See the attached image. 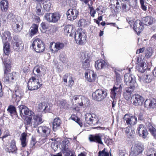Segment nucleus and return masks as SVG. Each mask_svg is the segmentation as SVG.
Masks as SVG:
<instances>
[{
  "label": "nucleus",
  "mask_w": 156,
  "mask_h": 156,
  "mask_svg": "<svg viewBox=\"0 0 156 156\" xmlns=\"http://www.w3.org/2000/svg\"><path fill=\"white\" fill-rule=\"evenodd\" d=\"M144 105L145 107L148 108H156V99L151 98L146 99L144 102Z\"/></svg>",
  "instance_id": "obj_21"
},
{
  "label": "nucleus",
  "mask_w": 156,
  "mask_h": 156,
  "mask_svg": "<svg viewBox=\"0 0 156 156\" xmlns=\"http://www.w3.org/2000/svg\"><path fill=\"white\" fill-rule=\"evenodd\" d=\"M69 105L67 101H64L60 102V105L59 106L61 109L66 110L68 108Z\"/></svg>",
  "instance_id": "obj_50"
},
{
  "label": "nucleus",
  "mask_w": 156,
  "mask_h": 156,
  "mask_svg": "<svg viewBox=\"0 0 156 156\" xmlns=\"http://www.w3.org/2000/svg\"><path fill=\"white\" fill-rule=\"evenodd\" d=\"M146 65V63L137 65L136 66V69L139 71L141 73H144L147 69Z\"/></svg>",
  "instance_id": "obj_41"
},
{
  "label": "nucleus",
  "mask_w": 156,
  "mask_h": 156,
  "mask_svg": "<svg viewBox=\"0 0 156 156\" xmlns=\"http://www.w3.org/2000/svg\"><path fill=\"white\" fill-rule=\"evenodd\" d=\"M107 95L106 91L100 89L97 90L92 94L93 99L98 101H102L106 98Z\"/></svg>",
  "instance_id": "obj_5"
},
{
  "label": "nucleus",
  "mask_w": 156,
  "mask_h": 156,
  "mask_svg": "<svg viewBox=\"0 0 156 156\" xmlns=\"http://www.w3.org/2000/svg\"><path fill=\"white\" fill-rule=\"evenodd\" d=\"M142 9L144 11H146L147 10V7L145 5V3L144 0H140Z\"/></svg>",
  "instance_id": "obj_63"
},
{
  "label": "nucleus",
  "mask_w": 156,
  "mask_h": 156,
  "mask_svg": "<svg viewBox=\"0 0 156 156\" xmlns=\"http://www.w3.org/2000/svg\"><path fill=\"white\" fill-rule=\"evenodd\" d=\"M30 29V34L32 36L35 34L38 31V26L36 24H34L31 27Z\"/></svg>",
  "instance_id": "obj_44"
},
{
  "label": "nucleus",
  "mask_w": 156,
  "mask_h": 156,
  "mask_svg": "<svg viewBox=\"0 0 156 156\" xmlns=\"http://www.w3.org/2000/svg\"><path fill=\"white\" fill-rule=\"evenodd\" d=\"M51 3L49 1H45L43 3V6L44 8L47 11H49L50 9Z\"/></svg>",
  "instance_id": "obj_49"
},
{
  "label": "nucleus",
  "mask_w": 156,
  "mask_h": 156,
  "mask_svg": "<svg viewBox=\"0 0 156 156\" xmlns=\"http://www.w3.org/2000/svg\"><path fill=\"white\" fill-rule=\"evenodd\" d=\"M26 110L24 114L29 116H33L34 113L31 111L27 107L25 108Z\"/></svg>",
  "instance_id": "obj_62"
},
{
  "label": "nucleus",
  "mask_w": 156,
  "mask_h": 156,
  "mask_svg": "<svg viewBox=\"0 0 156 156\" xmlns=\"http://www.w3.org/2000/svg\"><path fill=\"white\" fill-rule=\"evenodd\" d=\"M12 25L13 30L16 32H20L22 28L23 21L20 18H18L12 22Z\"/></svg>",
  "instance_id": "obj_9"
},
{
  "label": "nucleus",
  "mask_w": 156,
  "mask_h": 156,
  "mask_svg": "<svg viewBox=\"0 0 156 156\" xmlns=\"http://www.w3.org/2000/svg\"><path fill=\"white\" fill-rule=\"evenodd\" d=\"M3 46V51L5 54L8 55L10 52V45L8 42H4Z\"/></svg>",
  "instance_id": "obj_39"
},
{
  "label": "nucleus",
  "mask_w": 156,
  "mask_h": 156,
  "mask_svg": "<svg viewBox=\"0 0 156 156\" xmlns=\"http://www.w3.org/2000/svg\"><path fill=\"white\" fill-rule=\"evenodd\" d=\"M37 131L39 133L43 135L44 136L47 137L49 135L51 130L48 127L40 126L37 129Z\"/></svg>",
  "instance_id": "obj_16"
},
{
  "label": "nucleus",
  "mask_w": 156,
  "mask_h": 156,
  "mask_svg": "<svg viewBox=\"0 0 156 156\" xmlns=\"http://www.w3.org/2000/svg\"><path fill=\"white\" fill-rule=\"evenodd\" d=\"M32 47L37 53L43 52L45 48L44 43L39 38L35 39L33 41Z\"/></svg>",
  "instance_id": "obj_4"
},
{
  "label": "nucleus",
  "mask_w": 156,
  "mask_h": 156,
  "mask_svg": "<svg viewBox=\"0 0 156 156\" xmlns=\"http://www.w3.org/2000/svg\"><path fill=\"white\" fill-rule=\"evenodd\" d=\"M99 120L98 116L95 114H92V120L91 122V125H95L98 123Z\"/></svg>",
  "instance_id": "obj_51"
},
{
  "label": "nucleus",
  "mask_w": 156,
  "mask_h": 156,
  "mask_svg": "<svg viewBox=\"0 0 156 156\" xmlns=\"http://www.w3.org/2000/svg\"><path fill=\"white\" fill-rule=\"evenodd\" d=\"M7 111L11 115L12 114L16 115L17 114L15 107L12 105H10L8 107Z\"/></svg>",
  "instance_id": "obj_45"
},
{
  "label": "nucleus",
  "mask_w": 156,
  "mask_h": 156,
  "mask_svg": "<svg viewBox=\"0 0 156 156\" xmlns=\"http://www.w3.org/2000/svg\"><path fill=\"white\" fill-rule=\"evenodd\" d=\"M46 102H42L38 105V109L41 111H44Z\"/></svg>",
  "instance_id": "obj_64"
},
{
  "label": "nucleus",
  "mask_w": 156,
  "mask_h": 156,
  "mask_svg": "<svg viewBox=\"0 0 156 156\" xmlns=\"http://www.w3.org/2000/svg\"><path fill=\"white\" fill-rule=\"evenodd\" d=\"M90 23V22L88 20H86L85 19H82L78 21V24L79 26L84 27L87 26Z\"/></svg>",
  "instance_id": "obj_38"
},
{
  "label": "nucleus",
  "mask_w": 156,
  "mask_h": 156,
  "mask_svg": "<svg viewBox=\"0 0 156 156\" xmlns=\"http://www.w3.org/2000/svg\"><path fill=\"white\" fill-rule=\"evenodd\" d=\"M33 116L31 124L34 127H36L43 122L42 115H41L37 114L33 115Z\"/></svg>",
  "instance_id": "obj_20"
},
{
  "label": "nucleus",
  "mask_w": 156,
  "mask_h": 156,
  "mask_svg": "<svg viewBox=\"0 0 156 156\" xmlns=\"http://www.w3.org/2000/svg\"><path fill=\"white\" fill-rule=\"evenodd\" d=\"M133 104L136 106H141L144 101V98L141 95L137 94L133 96Z\"/></svg>",
  "instance_id": "obj_17"
},
{
  "label": "nucleus",
  "mask_w": 156,
  "mask_h": 156,
  "mask_svg": "<svg viewBox=\"0 0 156 156\" xmlns=\"http://www.w3.org/2000/svg\"><path fill=\"white\" fill-rule=\"evenodd\" d=\"M144 150L143 146L140 144H135L131 149L130 155L135 156L141 153Z\"/></svg>",
  "instance_id": "obj_11"
},
{
  "label": "nucleus",
  "mask_w": 156,
  "mask_h": 156,
  "mask_svg": "<svg viewBox=\"0 0 156 156\" xmlns=\"http://www.w3.org/2000/svg\"><path fill=\"white\" fill-rule=\"evenodd\" d=\"M23 93L22 91L17 90L15 91V95L17 99H20L23 95Z\"/></svg>",
  "instance_id": "obj_56"
},
{
  "label": "nucleus",
  "mask_w": 156,
  "mask_h": 156,
  "mask_svg": "<svg viewBox=\"0 0 156 156\" xmlns=\"http://www.w3.org/2000/svg\"><path fill=\"white\" fill-rule=\"evenodd\" d=\"M11 44L13 49L16 51H20L23 48L24 44L22 40L17 36L13 37Z\"/></svg>",
  "instance_id": "obj_3"
},
{
  "label": "nucleus",
  "mask_w": 156,
  "mask_h": 156,
  "mask_svg": "<svg viewBox=\"0 0 156 156\" xmlns=\"http://www.w3.org/2000/svg\"><path fill=\"white\" fill-rule=\"evenodd\" d=\"M90 57L91 55L88 52H86L82 54V58L84 60L82 62V66L84 69H87L90 67Z\"/></svg>",
  "instance_id": "obj_10"
},
{
  "label": "nucleus",
  "mask_w": 156,
  "mask_h": 156,
  "mask_svg": "<svg viewBox=\"0 0 156 156\" xmlns=\"http://www.w3.org/2000/svg\"><path fill=\"white\" fill-rule=\"evenodd\" d=\"M106 65V63L105 61L101 59L95 62V66L97 69L99 70L104 68Z\"/></svg>",
  "instance_id": "obj_31"
},
{
  "label": "nucleus",
  "mask_w": 156,
  "mask_h": 156,
  "mask_svg": "<svg viewBox=\"0 0 156 156\" xmlns=\"http://www.w3.org/2000/svg\"><path fill=\"white\" fill-rule=\"evenodd\" d=\"M61 145V148L64 152L66 153L68 155H70L71 151L69 148V141L65 140L62 141Z\"/></svg>",
  "instance_id": "obj_25"
},
{
  "label": "nucleus",
  "mask_w": 156,
  "mask_h": 156,
  "mask_svg": "<svg viewBox=\"0 0 156 156\" xmlns=\"http://www.w3.org/2000/svg\"><path fill=\"white\" fill-rule=\"evenodd\" d=\"M92 114L87 113L85 115V119L86 123L91 125L92 120Z\"/></svg>",
  "instance_id": "obj_48"
},
{
  "label": "nucleus",
  "mask_w": 156,
  "mask_h": 156,
  "mask_svg": "<svg viewBox=\"0 0 156 156\" xmlns=\"http://www.w3.org/2000/svg\"><path fill=\"white\" fill-rule=\"evenodd\" d=\"M6 72V74L4 73V77L3 78L4 82L7 83L12 82V80H16L17 78V74L15 72L8 73Z\"/></svg>",
  "instance_id": "obj_15"
},
{
  "label": "nucleus",
  "mask_w": 156,
  "mask_h": 156,
  "mask_svg": "<svg viewBox=\"0 0 156 156\" xmlns=\"http://www.w3.org/2000/svg\"><path fill=\"white\" fill-rule=\"evenodd\" d=\"M89 139L91 142H94L98 144H103L101 140V136L100 134H96L95 135H90Z\"/></svg>",
  "instance_id": "obj_24"
},
{
  "label": "nucleus",
  "mask_w": 156,
  "mask_h": 156,
  "mask_svg": "<svg viewBox=\"0 0 156 156\" xmlns=\"http://www.w3.org/2000/svg\"><path fill=\"white\" fill-rule=\"evenodd\" d=\"M61 16L58 13H45L44 17L45 19L50 22L56 23L60 19Z\"/></svg>",
  "instance_id": "obj_8"
},
{
  "label": "nucleus",
  "mask_w": 156,
  "mask_h": 156,
  "mask_svg": "<svg viewBox=\"0 0 156 156\" xmlns=\"http://www.w3.org/2000/svg\"><path fill=\"white\" fill-rule=\"evenodd\" d=\"M125 133L127 137L130 138L134 136L135 131L130 127H127L126 128Z\"/></svg>",
  "instance_id": "obj_36"
},
{
  "label": "nucleus",
  "mask_w": 156,
  "mask_h": 156,
  "mask_svg": "<svg viewBox=\"0 0 156 156\" xmlns=\"http://www.w3.org/2000/svg\"><path fill=\"white\" fill-rule=\"evenodd\" d=\"M0 35L3 43L10 41L12 39L11 33L8 31H5L3 32H0Z\"/></svg>",
  "instance_id": "obj_22"
},
{
  "label": "nucleus",
  "mask_w": 156,
  "mask_h": 156,
  "mask_svg": "<svg viewBox=\"0 0 156 156\" xmlns=\"http://www.w3.org/2000/svg\"><path fill=\"white\" fill-rule=\"evenodd\" d=\"M4 64L5 67L4 69L5 73L6 74V72H8L10 68L11 61L10 59L7 58L4 61Z\"/></svg>",
  "instance_id": "obj_37"
},
{
  "label": "nucleus",
  "mask_w": 156,
  "mask_h": 156,
  "mask_svg": "<svg viewBox=\"0 0 156 156\" xmlns=\"http://www.w3.org/2000/svg\"><path fill=\"white\" fill-rule=\"evenodd\" d=\"M136 133L144 139L147 137L148 134L147 130L144 125L142 124L139 125L136 130Z\"/></svg>",
  "instance_id": "obj_14"
},
{
  "label": "nucleus",
  "mask_w": 156,
  "mask_h": 156,
  "mask_svg": "<svg viewBox=\"0 0 156 156\" xmlns=\"http://www.w3.org/2000/svg\"><path fill=\"white\" fill-rule=\"evenodd\" d=\"M33 72L34 75L40 77L44 73V70H43L42 67L38 66H36L34 69Z\"/></svg>",
  "instance_id": "obj_29"
},
{
  "label": "nucleus",
  "mask_w": 156,
  "mask_h": 156,
  "mask_svg": "<svg viewBox=\"0 0 156 156\" xmlns=\"http://www.w3.org/2000/svg\"><path fill=\"white\" fill-rule=\"evenodd\" d=\"M96 76L94 72L90 70H87L85 73V78L86 80L90 82H94L96 79Z\"/></svg>",
  "instance_id": "obj_19"
},
{
  "label": "nucleus",
  "mask_w": 156,
  "mask_h": 156,
  "mask_svg": "<svg viewBox=\"0 0 156 156\" xmlns=\"http://www.w3.org/2000/svg\"><path fill=\"white\" fill-rule=\"evenodd\" d=\"M27 136V134L24 133L21 134L20 138V140L21 141V145L23 147H24L27 146V141L26 137Z\"/></svg>",
  "instance_id": "obj_35"
},
{
  "label": "nucleus",
  "mask_w": 156,
  "mask_h": 156,
  "mask_svg": "<svg viewBox=\"0 0 156 156\" xmlns=\"http://www.w3.org/2000/svg\"><path fill=\"white\" fill-rule=\"evenodd\" d=\"M84 98V97L81 95H75L71 98V101L72 103L78 102L79 104L81 99Z\"/></svg>",
  "instance_id": "obj_43"
},
{
  "label": "nucleus",
  "mask_w": 156,
  "mask_h": 156,
  "mask_svg": "<svg viewBox=\"0 0 156 156\" xmlns=\"http://www.w3.org/2000/svg\"><path fill=\"white\" fill-rule=\"evenodd\" d=\"M153 79V76L151 74H144L141 78L139 77L140 80L142 81L144 83H150L151 82Z\"/></svg>",
  "instance_id": "obj_32"
},
{
  "label": "nucleus",
  "mask_w": 156,
  "mask_h": 156,
  "mask_svg": "<svg viewBox=\"0 0 156 156\" xmlns=\"http://www.w3.org/2000/svg\"><path fill=\"white\" fill-rule=\"evenodd\" d=\"M79 105L80 106H83V108H86L88 105L89 103L88 100L84 97V98H82L80 100Z\"/></svg>",
  "instance_id": "obj_42"
},
{
  "label": "nucleus",
  "mask_w": 156,
  "mask_h": 156,
  "mask_svg": "<svg viewBox=\"0 0 156 156\" xmlns=\"http://www.w3.org/2000/svg\"><path fill=\"white\" fill-rule=\"evenodd\" d=\"M60 60L63 63H65L67 61L66 55L65 53L62 52L59 55Z\"/></svg>",
  "instance_id": "obj_55"
},
{
  "label": "nucleus",
  "mask_w": 156,
  "mask_h": 156,
  "mask_svg": "<svg viewBox=\"0 0 156 156\" xmlns=\"http://www.w3.org/2000/svg\"><path fill=\"white\" fill-rule=\"evenodd\" d=\"M124 81L126 85L134 86V87L136 86L137 83L136 82V79L133 75L129 73H126L124 76Z\"/></svg>",
  "instance_id": "obj_7"
},
{
  "label": "nucleus",
  "mask_w": 156,
  "mask_h": 156,
  "mask_svg": "<svg viewBox=\"0 0 156 156\" xmlns=\"http://www.w3.org/2000/svg\"><path fill=\"white\" fill-rule=\"evenodd\" d=\"M1 8L2 11L6 12L9 8V3L7 0H2L0 2Z\"/></svg>",
  "instance_id": "obj_33"
},
{
  "label": "nucleus",
  "mask_w": 156,
  "mask_h": 156,
  "mask_svg": "<svg viewBox=\"0 0 156 156\" xmlns=\"http://www.w3.org/2000/svg\"><path fill=\"white\" fill-rule=\"evenodd\" d=\"M79 13L78 10L76 9H69L66 12L67 19L70 20H73L76 19L78 16Z\"/></svg>",
  "instance_id": "obj_12"
},
{
  "label": "nucleus",
  "mask_w": 156,
  "mask_h": 156,
  "mask_svg": "<svg viewBox=\"0 0 156 156\" xmlns=\"http://www.w3.org/2000/svg\"><path fill=\"white\" fill-rule=\"evenodd\" d=\"M61 124V120L58 118L55 119L53 122V129H56L57 127L60 126Z\"/></svg>",
  "instance_id": "obj_46"
},
{
  "label": "nucleus",
  "mask_w": 156,
  "mask_h": 156,
  "mask_svg": "<svg viewBox=\"0 0 156 156\" xmlns=\"http://www.w3.org/2000/svg\"><path fill=\"white\" fill-rule=\"evenodd\" d=\"M134 86H130L126 87L123 92L124 98L127 100H129L131 96V94L135 89Z\"/></svg>",
  "instance_id": "obj_18"
},
{
  "label": "nucleus",
  "mask_w": 156,
  "mask_h": 156,
  "mask_svg": "<svg viewBox=\"0 0 156 156\" xmlns=\"http://www.w3.org/2000/svg\"><path fill=\"white\" fill-rule=\"evenodd\" d=\"M117 87H113V88L111 89V97L112 99L116 98L121 94L122 89L120 88V86Z\"/></svg>",
  "instance_id": "obj_23"
},
{
  "label": "nucleus",
  "mask_w": 156,
  "mask_h": 156,
  "mask_svg": "<svg viewBox=\"0 0 156 156\" xmlns=\"http://www.w3.org/2000/svg\"><path fill=\"white\" fill-rule=\"evenodd\" d=\"M42 8L41 5L40 3L37 4L36 7V13L38 15H42L43 14L41 12V9Z\"/></svg>",
  "instance_id": "obj_58"
},
{
  "label": "nucleus",
  "mask_w": 156,
  "mask_h": 156,
  "mask_svg": "<svg viewBox=\"0 0 156 156\" xmlns=\"http://www.w3.org/2000/svg\"><path fill=\"white\" fill-rule=\"evenodd\" d=\"M64 46V44L61 42H51L50 44L49 48L53 52L56 53L63 49Z\"/></svg>",
  "instance_id": "obj_13"
},
{
  "label": "nucleus",
  "mask_w": 156,
  "mask_h": 156,
  "mask_svg": "<svg viewBox=\"0 0 156 156\" xmlns=\"http://www.w3.org/2000/svg\"><path fill=\"white\" fill-rule=\"evenodd\" d=\"M42 80L40 78L36 75L32 76L29 79L27 87L29 90H33L37 89L42 85L41 83Z\"/></svg>",
  "instance_id": "obj_1"
},
{
  "label": "nucleus",
  "mask_w": 156,
  "mask_h": 156,
  "mask_svg": "<svg viewBox=\"0 0 156 156\" xmlns=\"http://www.w3.org/2000/svg\"><path fill=\"white\" fill-rule=\"evenodd\" d=\"M63 80L64 82L67 83L68 81V85L69 87H71L74 83V81L72 75L70 74H67L64 75Z\"/></svg>",
  "instance_id": "obj_26"
},
{
  "label": "nucleus",
  "mask_w": 156,
  "mask_h": 156,
  "mask_svg": "<svg viewBox=\"0 0 156 156\" xmlns=\"http://www.w3.org/2000/svg\"><path fill=\"white\" fill-rule=\"evenodd\" d=\"M142 21L146 25H151L154 23L156 21L155 19L151 16H148L144 17Z\"/></svg>",
  "instance_id": "obj_28"
},
{
  "label": "nucleus",
  "mask_w": 156,
  "mask_h": 156,
  "mask_svg": "<svg viewBox=\"0 0 156 156\" xmlns=\"http://www.w3.org/2000/svg\"><path fill=\"white\" fill-rule=\"evenodd\" d=\"M105 149L102 151H99L98 153V156H109V154L108 152H106Z\"/></svg>",
  "instance_id": "obj_60"
},
{
  "label": "nucleus",
  "mask_w": 156,
  "mask_h": 156,
  "mask_svg": "<svg viewBox=\"0 0 156 156\" xmlns=\"http://www.w3.org/2000/svg\"><path fill=\"white\" fill-rule=\"evenodd\" d=\"M145 57L149 58L152 56L153 51L151 48H149L145 51Z\"/></svg>",
  "instance_id": "obj_52"
},
{
  "label": "nucleus",
  "mask_w": 156,
  "mask_h": 156,
  "mask_svg": "<svg viewBox=\"0 0 156 156\" xmlns=\"http://www.w3.org/2000/svg\"><path fill=\"white\" fill-rule=\"evenodd\" d=\"M74 36L77 43L81 45L85 42L87 36L86 32L83 29L79 28L75 32Z\"/></svg>",
  "instance_id": "obj_2"
},
{
  "label": "nucleus",
  "mask_w": 156,
  "mask_h": 156,
  "mask_svg": "<svg viewBox=\"0 0 156 156\" xmlns=\"http://www.w3.org/2000/svg\"><path fill=\"white\" fill-rule=\"evenodd\" d=\"M123 119L124 121L129 126H133L137 123V118L131 114H126Z\"/></svg>",
  "instance_id": "obj_6"
},
{
  "label": "nucleus",
  "mask_w": 156,
  "mask_h": 156,
  "mask_svg": "<svg viewBox=\"0 0 156 156\" xmlns=\"http://www.w3.org/2000/svg\"><path fill=\"white\" fill-rule=\"evenodd\" d=\"M92 114L87 113L85 115V119L86 123L91 125L92 120Z\"/></svg>",
  "instance_id": "obj_47"
},
{
  "label": "nucleus",
  "mask_w": 156,
  "mask_h": 156,
  "mask_svg": "<svg viewBox=\"0 0 156 156\" xmlns=\"http://www.w3.org/2000/svg\"><path fill=\"white\" fill-rule=\"evenodd\" d=\"M64 31L66 34L67 35L69 34V36H72L75 32V30L72 26L67 25L64 27Z\"/></svg>",
  "instance_id": "obj_30"
},
{
  "label": "nucleus",
  "mask_w": 156,
  "mask_h": 156,
  "mask_svg": "<svg viewBox=\"0 0 156 156\" xmlns=\"http://www.w3.org/2000/svg\"><path fill=\"white\" fill-rule=\"evenodd\" d=\"M26 107H27L24 105H20L18 106L20 111V115L21 116L23 114H24L26 110L25 108Z\"/></svg>",
  "instance_id": "obj_53"
},
{
  "label": "nucleus",
  "mask_w": 156,
  "mask_h": 156,
  "mask_svg": "<svg viewBox=\"0 0 156 156\" xmlns=\"http://www.w3.org/2000/svg\"><path fill=\"white\" fill-rule=\"evenodd\" d=\"M96 10L99 14H102L105 12V9L104 7L101 5L97 8Z\"/></svg>",
  "instance_id": "obj_57"
},
{
  "label": "nucleus",
  "mask_w": 156,
  "mask_h": 156,
  "mask_svg": "<svg viewBox=\"0 0 156 156\" xmlns=\"http://www.w3.org/2000/svg\"><path fill=\"white\" fill-rule=\"evenodd\" d=\"M144 58H142L141 57H138L136 58V64L137 65L139 64H142L143 63H145L143 61Z\"/></svg>",
  "instance_id": "obj_61"
},
{
  "label": "nucleus",
  "mask_w": 156,
  "mask_h": 156,
  "mask_svg": "<svg viewBox=\"0 0 156 156\" xmlns=\"http://www.w3.org/2000/svg\"><path fill=\"white\" fill-rule=\"evenodd\" d=\"M51 105L46 102L44 111L45 113L48 112L51 110Z\"/></svg>",
  "instance_id": "obj_59"
},
{
  "label": "nucleus",
  "mask_w": 156,
  "mask_h": 156,
  "mask_svg": "<svg viewBox=\"0 0 156 156\" xmlns=\"http://www.w3.org/2000/svg\"><path fill=\"white\" fill-rule=\"evenodd\" d=\"M146 126L150 132L151 134L156 139V129L152 126L151 124L149 122L147 123Z\"/></svg>",
  "instance_id": "obj_34"
},
{
  "label": "nucleus",
  "mask_w": 156,
  "mask_h": 156,
  "mask_svg": "<svg viewBox=\"0 0 156 156\" xmlns=\"http://www.w3.org/2000/svg\"><path fill=\"white\" fill-rule=\"evenodd\" d=\"M143 29V25L140 20H136L133 24V29L137 33L140 34Z\"/></svg>",
  "instance_id": "obj_27"
},
{
  "label": "nucleus",
  "mask_w": 156,
  "mask_h": 156,
  "mask_svg": "<svg viewBox=\"0 0 156 156\" xmlns=\"http://www.w3.org/2000/svg\"><path fill=\"white\" fill-rule=\"evenodd\" d=\"M70 119L76 122L80 126H82V123L81 122L80 119L75 115H72Z\"/></svg>",
  "instance_id": "obj_54"
},
{
  "label": "nucleus",
  "mask_w": 156,
  "mask_h": 156,
  "mask_svg": "<svg viewBox=\"0 0 156 156\" xmlns=\"http://www.w3.org/2000/svg\"><path fill=\"white\" fill-rule=\"evenodd\" d=\"M17 150V148L16 146L15 142L14 140L12 141L10 143V149L9 150L8 152L9 153H16Z\"/></svg>",
  "instance_id": "obj_40"
}]
</instances>
